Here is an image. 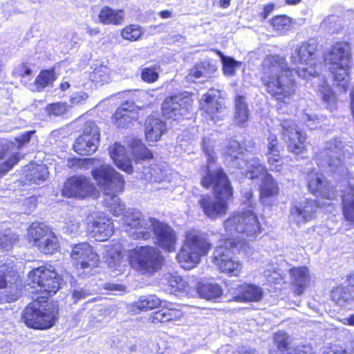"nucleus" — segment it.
Here are the masks:
<instances>
[{
    "mask_svg": "<svg viewBox=\"0 0 354 354\" xmlns=\"http://www.w3.org/2000/svg\"><path fill=\"white\" fill-rule=\"evenodd\" d=\"M317 43L312 40L298 44L290 57L295 68H290L285 57L278 55H268L262 62L261 80L266 91L279 102L289 104L296 92L295 72L303 79L312 77V84L317 90L325 107L332 112L337 109V97L326 77L319 75L321 64H317L314 55Z\"/></svg>",
    "mask_w": 354,
    "mask_h": 354,
    "instance_id": "nucleus-1",
    "label": "nucleus"
},
{
    "mask_svg": "<svg viewBox=\"0 0 354 354\" xmlns=\"http://www.w3.org/2000/svg\"><path fill=\"white\" fill-rule=\"evenodd\" d=\"M225 239L221 240L213 253V264L218 270L230 276H238L242 269V263L236 260L232 254L250 256L252 248L245 241L256 239L261 229L257 215L248 209L230 216L223 223Z\"/></svg>",
    "mask_w": 354,
    "mask_h": 354,
    "instance_id": "nucleus-2",
    "label": "nucleus"
},
{
    "mask_svg": "<svg viewBox=\"0 0 354 354\" xmlns=\"http://www.w3.org/2000/svg\"><path fill=\"white\" fill-rule=\"evenodd\" d=\"M28 281L29 292L37 296L32 297V302L24 309V321L30 328H49L57 319V308L48 302V297L55 294L60 288L57 274L51 267L41 266L29 272Z\"/></svg>",
    "mask_w": 354,
    "mask_h": 354,
    "instance_id": "nucleus-3",
    "label": "nucleus"
},
{
    "mask_svg": "<svg viewBox=\"0 0 354 354\" xmlns=\"http://www.w3.org/2000/svg\"><path fill=\"white\" fill-rule=\"evenodd\" d=\"M203 149L207 159V166L201 185L205 188H213L214 198L209 195H203L198 204L207 217L215 219L227 212V202L232 197L233 190L222 168L212 170V165L214 163L216 156L213 150V141L209 138H203Z\"/></svg>",
    "mask_w": 354,
    "mask_h": 354,
    "instance_id": "nucleus-4",
    "label": "nucleus"
},
{
    "mask_svg": "<svg viewBox=\"0 0 354 354\" xmlns=\"http://www.w3.org/2000/svg\"><path fill=\"white\" fill-rule=\"evenodd\" d=\"M123 221L129 235L133 239L147 240L153 233L156 243L162 249L171 252L176 250V234L175 230L166 223L153 218H147L136 209H128L124 214Z\"/></svg>",
    "mask_w": 354,
    "mask_h": 354,
    "instance_id": "nucleus-5",
    "label": "nucleus"
},
{
    "mask_svg": "<svg viewBox=\"0 0 354 354\" xmlns=\"http://www.w3.org/2000/svg\"><path fill=\"white\" fill-rule=\"evenodd\" d=\"M92 176L105 195V203L109 210L115 216L123 214L125 205L117 194L122 192L124 180L121 174L110 165H102L93 170Z\"/></svg>",
    "mask_w": 354,
    "mask_h": 354,
    "instance_id": "nucleus-6",
    "label": "nucleus"
},
{
    "mask_svg": "<svg viewBox=\"0 0 354 354\" xmlns=\"http://www.w3.org/2000/svg\"><path fill=\"white\" fill-rule=\"evenodd\" d=\"M324 62L329 66L333 75L342 91H346L348 85V72L351 62V45L348 42H335L324 55Z\"/></svg>",
    "mask_w": 354,
    "mask_h": 354,
    "instance_id": "nucleus-7",
    "label": "nucleus"
},
{
    "mask_svg": "<svg viewBox=\"0 0 354 354\" xmlns=\"http://www.w3.org/2000/svg\"><path fill=\"white\" fill-rule=\"evenodd\" d=\"M211 246L205 234L196 230L189 231L177 255L178 261L183 269H192L200 263L201 257L207 254Z\"/></svg>",
    "mask_w": 354,
    "mask_h": 354,
    "instance_id": "nucleus-8",
    "label": "nucleus"
},
{
    "mask_svg": "<svg viewBox=\"0 0 354 354\" xmlns=\"http://www.w3.org/2000/svg\"><path fill=\"white\" fill-rule=\"evenodd\" d=\"M353 147L343 142L341 138H335L326 142L324 147L316 153L315 160L319 166H328L331 171L344 172L342 157L349 156Z\"/></svg>",
    "mask_w": 354,
    "mask_h": 354,
    "instance_id": "nucleus-9",
    "label": "nucleus"
},
{
    "mask_svg": "<svg viewBox=\"0 0 354 354\" xmlns=\"http://www.w3.org/2000/svg\"><path fill=\"white\" fill-rule=\"evenodd\" d=\"M245 177L254 179L263 175L259 187L260 199L262 203L271 205L273 199L279 194L277 182L270 174L267 173L266 167L261 163L258 158H253L248 162L247 169L244 171Z\"/></svg>",
    "mask_w": 354,
    "mask_h": 354,
    "instance_id": "nucleus-10",
    "label": "nucleus"
},
{
    "mask_svg": "<svg viewBox=\"0 0 354 354\" xmlns=\"http://www.w3.org/2000/svg\"><path fill=\"white\" fill-rule=\"evenodd\" d=\"M128 258L131 266L142 274L156 272L162 262L159 250L151 246H140L129 250Z\"/></svg>",
    "mask_w": 354,
    "mask_h": 354,
    "instance_id": "nucleus-11",
    "label": "nucleus"
},
{
    "mask_svg": "<svg viewBox=\"0 0 354 354\" xmlns=\"http://www.w3.org/2000/svg\"><path fill=\"white\" fill-rule=\"evenodd\" d=\"M22 281L12 268L0 267V304L16 301L22 294Z\"/></svg>",
    "mask_w": 354,
    "mask_h": 354,
    "instance_id": "nucleus-12",
    "label": "nucleus"
},
{
    "mask_svg": "<svg viewBox=\"0 0 354 354\" xmlns=\"http://www.w3.org/2000/svg\"><path fill=\"white\" fill-rule=\"evenodd\" d=\"M82 133L73 144L75 152L88 156L96 151L100 142V129L95 122L87 121L82 127Z\"/></svg>",
    "mask_w": 354,
    "mask_h": 354,
    "instance_id": "nucleus-13",
    "label": "nucleus"
},
{
    "mask_svg": "<svg viewBox=\"0 0 354 354\" xmlns=\"http://www.w3.org/2000/svg\"><path fill=\"white\" fill-rule=\"evenodd\" d=\"M192 104L190 97L182 94L167 97L162 104V115L167 119L179 121L188 117Z\"/></svg>",
    "mask_w": 354,
    "mask_h": 354,
    "instance_id": "nucleus-14",
    "label": "nucleus"
},
{
    "mask_svg": "<svg viewBox=\"0 0 354 354\" xmlns=\"http://www.w3.org/2000/svg\"><path fill=\"white\" fill-rule=\"evenodd\" d=\"M71 257L77 269L83 270L86 274L97 266L98 255L93 248L86 242L75 244L73 246Z\"/></svg>",
    "mask_w": 354,
    "mask_h": 354,
    "instance_id": "nucleus-15",
    "label": "nucleus"
},
{
    "mask_svg": "<svg viewBox=\"0 0 354 354\" xmlns=\"http://www.w3.org/2000/svg\"><path fill=\"white\" fill-rule=\"evenodd\" d=\"M282 138L288 142L289 151L299 156L303 154L306 150L305 144L306 135L303 133L298 127L291 120H283L281 124Z\"/></svg>",
    "mask_w": 354,
    "mask_h": 354,
    "instance_id": "nucleus-16",
    "label": "nucleus"
},
{
    "mask_svg": "<svg viewBox=\"0 0 354 354\" xmlns=\"http://www.w3.org/2000/svg\"><path fill=\"white\" fill-rule=\"evenodd\" d=\"M95 190L91 180L84 176H73L64 183L62 194L68 198L83 199L90 196Z\"/></svg>",
    "mask_w": 354,
    "mask_h": 354,
    "instance_id": "nucleus-17",
    "label": "nucleus"
},
{
    "mask_svg": "<svg viewBox=\"0 0 354 354\" xmlns=\"http://www.w3.org/2000/svg\"><path fill=\"white\" fill-rule=\"evenodd\" d=\"M200 106L214 123L221 121L225 115V107L220 100L218 90L210 89L203 95L200 100Z\"/></svg>",
    "mask_w": 354,
    "mask_h": 354,
    "instance_id": "nucleus-18",
    "label": "nucleus"
},
{
    "mask_svg": "<svg viewBox=\"0 0 354 354\" xmlns=\"http://www.w3.org/2000/svg\"><path fill=\"white\" fill-rule=\"evenodd\" d=\"M232 299L239 302H258L263 296L262 288L252 283H244L229 289Z\"/></svg>",
    "mask_w": 354,
    "mask_h": 354,
    "instance_id": "nucleus-19",
    "label": "nucleus"
},
{
    "mask_svg": "<svg viewBox=\"0 0 354 354\" xmlns=\"http://www.w3.org/2000/svg\"><path fill=\"white\" fill-rule=\"evenodd\" d=\"M316 209L317 205L314 201L296 203L290 208L289 220L297 225L304 224L314 218Z\"/></svg>",
    "mask_w": 354,
    "mask_h": 354,
    "instance_id": "nucleus-20",
    "label": "nucleus"
},
{
    "mask_svg": "<svg viewBox=\"0 0 354 354\" xmlns=\"http://www.w3.org/2000/svg\"><path fill=\"white\" fill-rule=\"evenodd\" d=\"M308 189L312 194L327 199L335 197V193L322 174L314 170L308 175Z\"/></svg>",
    "mask_w": 354,
    "mask_h": 354,
    "instance_id": "nucleus-21",
    "label": "nucleus"
},
{
    "mask_svg": "<svg viewBox=\"0 0 354 354\" xmlns=\"http://www.w3.org/2000/svg\"><path fill=\"white\" fill-rule=\"evenodd\" d=\"M225 153L226 159L230 162L232 167L240 169L242 174H244V171L247 169L248 162L253 158H249L248 157L245 158V154L244 153L243 148L235 140H230L229 141Z\"/></svg>",
    "mask_w": 354,
    "mask_h": 354,
    "instance_id": "nucleus-22",
    "label": "nucleus"
},
{
    "mask_svg": "<svg viewBox=\"0 0 354 354\" xmlns=\"http://www.w3.org/2000/svg\"><path fill=\"white\" fill-rule=\"evenodd\" d=\"M113 224L109 218H98L88 224L90 236L97 241L107 240L113 233Z\"/></svg>",
    "mask_w": 354,
    "mask_h": 354,
    "instance_id": "nucleus-23",
    "label": "nucleus"
},
{
    "mask_svg": "<svg viewBox=\"0 0 354 354\" xmlns=\"http://www.w3.org/2000/svg\"><path fill=\"white\" fill-rule=\"evenodd\" d=\"M109 152L113 163L118 169L129 174L133 173L131 160L123 145L115 142L109 147Z\"/></svg>",
    "mask_w": 354,
    "mask_h": 354,
    "instance_id": "nucleus-24",
    "label": "nucleus"
},
{
    "mask_svg": "<svg viewBox=\"0 0 354 354\" xmlns=\"http://www.w3.org/2000/svg\"><path fill=\"white\" fill-rule=\"evenodd\" d=\"M268 142L266 156L269 169L272 171H280L283 165L280 152L283 150V147L274 134L268 136Z\"/></svg>",
    "mask_w": 354,
    "mask_h": 354,
    "instance_id": "nucleus-25",
    "label": "nucleus"
},
{
    "mask_svg": "<svg viewBox=\"0 0 354 354\" xmlns=\"http://www.w3.org/2000/svg\"><path fill=\"white\" fill-rule=\"evenodd\" d=\"M138 118V113L133 102H126L115 112L112 117L113 122L120 128H125L133 120Z\"/></svg>",
    "mask_w": 354,
    "mask_h": 354,
    "instance_id": "nucleus-26",
    "label": "nucleus"
},
{
    "mask_svg": "<svg viewBox=\"0 0 354 354\" xmlns=\"http://www.w3.org/2000/svg\"><path fill=\"white\" fill-rule=\"evenodd\" d=\"M292 283L296 287L297 295H301L310 281L308 269L306 267L292 268L289 270Z\"/></svg>",
    "mask_w": 354,
    "mask_h": 354,
    "instance_id": "nucleus-27",
    "label": "nucleus"
},
{
    "mask_svg": "<svg viewBox=\"0 0 354 354\" xmlns=\"http://www.w3.org/2000/svg\"><path fill=\"white\" fill-rule=\"evenodd\" d=\"M165 122L158 118L149 116L146 121L145 136L149 142H156L165 131Z\"/></svg>",
    "mask_w": 354,
    "mask_h": 354,
    "instance_id": "nucleus-28",
    "label": "nucleus"
},
{
    "mask_svg": "<svg viewBox=\"0 0 354 354\" xmlns=\"http://www.w3.org/2000/svg\"><path fill=\"white\" fill-rule=\"evenodd\" d=\"M25 177L27 181L32 184H40L48 176V168L45 165L31 163L24 168Z\"/></svg>",
    "mask_w": 354,
    "mask_h": 354,
    "instance_id": "nucleus-29",
    "label": "nucleus"
},
{
    "mask_svg": "<svg viewBox=\"0 0 354 354\" xmlns=\"http://www.w3.org/2000/svg\"><path fill=\"white\" fill-rule=\"evenodd\" d=\"M288 336L287 333L283 332H278L274 334V341L277 346V351H271L270 354H306L307 352L301 349L305 346H297L296 348L292 349L288 346Z\"/></svg>",
    "mask_w": 354,
    "mask_h": 354,
    "instance_id": "nucleus-30",
    "label": "nucleus"
},
{
    "mask_svg": "<svg viewBox=\"0 0 354 354\" xmlns=\"http://www.w3.org/2000/svg\"><path fill=\"white\" fill-rule=\"evenodd\" d=\"M234 104L233 122L237 126L245 127L250 115L248 104L245 97L241 95H237L235 98Z\"/></svg>",
    "mask_w": 354,
    "mask_h": 354,
    "instance_id": "nucleus-31",
    "label": "nucleus"
},
{
    "mask_svg": "<svg viewBox=\"0 0 354 354\" xmlns=\"http://www.w3.org/2000/svg\"><path fill=\"white\" fill-rule=\"evenodd\" d=\"M106 250V261L110 268L122 271L123 263L122 257V248L120 244L115 243L111 245H107Z\"/></svg>",
    "mask_w": 354,
    "mask_h": 354,
    "instance_id": "nucleus-32",
    "label": "nucleus"
},
{
    "mask_svg": "<svg viewBox=\"0 0 354 354\" xmlns=\"http://www.w3.org/2000/svg\"><path fill=\"white\" fill-rule=\"evenodd\" d=\"M214 66L207 62H203L193 67L186 79L189 82H201L200 79H207L214 72ZM204 81V80H202Z\"/></svg>",
    "mask_w": 354,
    "mask_h": 354,
    "instance_id": "nucleus-33",
    "label": "nucleus"
},
{
    "mask_svg": "<svg viewBox=\"0 0 354 354\" xmlns=\"http://www.w3.org/2000/svg\"><path fill=\"white\" fill-rule=\"evenodd\" d=\"M131 154L136 164H142L144 161L153 158L152 153L144 145L141 140L133 139L130 144Z\"/></svg>",
    "mask_w": 354,
    "mask_h": 354,
    "instance_id": "nucleus-34",
    "label": "nucleus"
},
{
    "mask_svg": "<svg viewBox=\"0 0 354 354\" xmlns=\"http://www.w3.org/2000/svg\"><path fill=\"white\" fill-rule=\"evenodd\" d=\"M165 279L167 282L168 290L171 293L185 292L188 294L191 291L189 284L180 276L176 274H169Z\"/></svg>",
    "mask_w": 354,
    "mask_h": 354,
    "instance_id": "nucleus-35",
    "label": "nucleus"
},
{
    "mask_svg": "<svg viewBox=\"0 0 354 354\" xmlns=\"http://www.w3.org/2000/svg\"><path fill=\"white\" fill-rule=\"evenodd\" d=\"M343 214L346 221L354 222V186H349L342 196Z\"/></svg>",
    "mask_w": 354,
    "mask_h": 354,
    "instance_id": "nucleus-36",
    "label": "nucleus"
},
{
    "mask_svg": "<svg viewBox=\"0 0 354 354\" xmlns=\"http://www.w3.org/2000/svg\"><path fill=\"white\" fill-rule=\"evenodd\" d=\"M200 296L206 299H215L222 295V288L217 283L212 282L199 283L196 286Z\"/></svg>",
    "mask_w": 354,
    "mask_h": 354,
    "instance_id": "nucleus-37",
    "label": "nucleus"
},
{
    "mask_svg": "<svg viewBox=\"0 0 354 354\" xmlns=\"http://www.w3.org/2000/svg\"><path fill=\"white\" fill-rule=\"evenodd\" d=\"M55 79V73L53 70H44L40 72L34 84H30L29 88L33 91H40L51 85Z\"/></svg>",
    "mask_w": 354,
    "mask_h": 354,
    "instance_id": "nucleus-38",
    "label": "nucleus"
},
{
    "mask_svg": "<svg viewBox=\"0 0 354 354\" xmlns=\"http://www.w3.org/2000/svg\"><path fill=\"white\" fill-rule=\"evenodd\" d=\"M330 297L332 300L340 306H344L354 299L351 288L348 286L336 287L331 291Z\"/></svg>",
    "mask_w": 354,
    "mask_h": 354,
    "instance_id": "nucleus-39",
    "label": "nucleus"
},
{
    "mask_svg": "<svg viewBox=\"0 0 354 354\" xmlns=\"http://www.w3.org/2000/svg\"><path fill=\"white\" fill-rule=\"evenodd\" d=\"M123 18L122 10H113L109 7L103 8L99 14V19L104 24L118 25L121 23Z\"/></svg>",
    "mask_w": 354,
    "mask_h": 354,
    "instance_id": "nucleus-40",
    "label": "nucleus"
},
{
    "mask_svg": "<svg viewBox=\"0 0 354 354\" xmlns=\"http://www.w3.org/2000/svg\"><path fill=\"white\" fill-rule=\"evenodd\" d=\"M51 231L50 228L44 223H33L28 230L30 240L33 241L34 245H38V243L46 237V235Z\"/></svg>",
    "mask_w": 354,
    "mask_h": 354,
    "instance_id": "nucleus-41",
    "label": "nucleus"
},
{
    "mask_svg": "<svg viewBox=\"0 0 354 354\" xmlns=\"http://www.w3.org/2000/svg\"><path fill=\"white\" fill-rule=\"evenodd\" d=\"M40 252L44 254H53L59 248V243L57 236L51 230L43 238L37 246Z\"/></svg>",
    "mask_w": 354,
    "mask_h": 354,
    "instance_id": "nucleus-42",
    "label": "nucleus"
},
{
    "mask_svg": "<svg viewBox=\"0 0 354 354\" xmlns=\"http://www.w3.org/2000/svg\"><path fill=\"white\" fill-rule=\"evenodd\" d=\"M102 165H106V163H101L99 159L95 158H72L68 160L67 165L68 167L72 169H79L85 167L87 168L90 166H93L92 171L96 167H100Z\"/></svg>",
    "mask_w": 354,
    "mask_h": 354,
    "instance_id": "nucleus-43",
    "label": "nucleus"
},
{
    "mask_svg": "<svg viewBox=\"0 0 354 354\" xmlns=\"http://www.w3.org/2000/svg\"><path fill=\"white\" fill-rule=\"evenodd\" d=\"M90 80L96 83H107L111 79V70L105 65H100L89 75Z\"/></svg>",
    "mask_w": 354,
    "mask_h": 354,
    "instance_id": "nucleus-44",
    "label": "nucleus"
},
{
    "mask_svg": "<svg viewBox=\"0 0 354 354\" xmlns=\"http://www.w3.org/2000/svg\"><path fill=\"white\" fill-rule=\"evenodd\" d=\"M161 301L155 295L144 296L134 303V307L138 310L147 311L160 306Z\"/></svg>",
    "mask_w": 354,
    "mask_h": 354,
    "instance_id": "nucleus-45",
    "label": "nucleus"
},
{
    "mask_svg": "<svg viewBox=\"0 0 354 354\" xmlns=\"http://www.w3.org/2000/svg\"><path fill=\"white\" fill-rule=\"evenodd\" d=\"M221 59L223 73L226 76H233L235 74V70L241 68L242 65L241 62L236 61L234 58L222 54H221Z\"/></svg>",
    "mask_w": 354,
    "mask_h": 354,
    "instance_id": "nucleus-46",
    "label": "nucleus"
},
{
    "mask_svg": "<svg viewBox=\"0 0 354 354\" xmlns=\"http://www.w3.org/2000/svg\"><path fill=\"white\" fill-rule=\"evenodd\" d=\"M139 172L141 173L140 178L148 181H158L162 179L161 169L156 165L144 166Z\"/></svg>",
    "mask_w": 354,
    "mask_h": 354,
    "instance_id": "nucleus-47",
    "label": "nucleus"
},
{
    "mask_svg": "<svg viewBox=\"0 0 354 354\" xmlns=\"http://www.w3.org/2000/svg\"><path fill=\"white\" fill-rule=\"evenodd\" d=\"M160 66L153 65L141 69V79L147 83L155 82L159 77Z\"/></svg>",
    "mask_w": 354,
    "mask_h": 354,
    "instance_id": "nucleus-48",
    "label": "nucleus"
},
{
    "mask_svg": "<svg viewBox=\"0 0 354 354\" xmlns=\"http://www.w3.org/2000/svg\"><path fill=\"white\" fill-rule=\"evenodd\" d=\"M142 35L140 27L138 25H130L124 28L121 32L122 37L129 41H136Z\"/></svg>",
    "mask_w": 354,
    "mask_h": 354,
    "instance_id": "nucleus-49",
    "label": "nucleus"
},
{
    "mask_svg": "<svg viewBox=\"0 0 354 354\" xmlns=\"http://www.w3.org/2000/svg\"><path fill=\"white\" fill-rule=\"evenodd\" d=\"M22 156L19 153H12L7 160L0 165V176H3L7 174L16 164L18 163Z\"/></svg>",
    "mask_w": 354,
    "mask_h": 354,
    "instance_id": "nucleus-50",
    "label": "nucleus"
},
{
    "mask_svg": "<svg viewBox=\"0 0 354 354\" xmlns=\"http://www.w3.org/2000/svg\"><path fill=\"white\" fill-rule=\"evenodd\" d=\"M291 21L286 15L275 16L271 21L272 27L279 31L288 30L290 26Z\"/></svg>",
    "mask_w": 354,
    "mask_h": 354,
    "instance_id": "nucleus-51",
    "label": "nucleus"
},
{
    "mask_svg": "<svg viewBox=\"0 0 354 354\" xmlns=\"http://www.w3.org/2000/svg\"><path fill=\"white\" fill-rule=\"evenodd\" d=\"M79 77V73L77 71L73 72L71 74L70 77H65L63 78L60 85L59 88L62 91H65L68 89L71 85H74V86H79L80 84H82L79 80H73L76 77Z\"/></svg>",
    "mask_w": 354,
    "mask_h": 354,
    "instance_id": "nucleus-52",
    "label": "nucleus"
},
{
    "mask_svg": "<svg viewBox=\"0 0 354 354\" xmlns=\"http://www.w3.org/2000/svg\"><path fill=\"white\" fill-rule=\"evenodd\" d=\"M302 120L306 122V124L310 129H314L318 127V125L324 120L322 117H318L313 113H304Z\"/></svg>",
    "mask_w": 354,
    "mask_h": 354,
    "instance_id": "nucleus-53",
    "label": "nucleus"
},
{
    "mask_svg": "<svg viewBox=\"0 0 354 354\" xmlns=\"http://www.w3.org/2000/svg\"><path fill=\"white\" fill-rule=\"evenodd\" d=\"M46 111L49 115L59 116L67 111V105L62 102L50 104L47 106Z\"/></svg>",
    "mask_w": 354,
    "mask_h": 354,
    "instance_id": "nucleus-54",
    "label": "nucleus"
},
{
    "mask_svg": "<svg viewBox=\"0 0 354 354\" xmlns=\"http://www.w3.org/2000/svg\"><path fill=\"white\" fill-rule=\"evenodd\" d=\"M150 319L153 323H164L171 321L168 307L165 306L162 309L155 312Z\"/></svg>",
    "mask_w": 354,
    "mask_h": 354,
    "instance_id": "nucleus-55",
    "label": "nucleus"
},
{
    "mask_svg": "<svg viewBox=\"0 0 354 354\" xmlns=\"http://www.w3.org/2000/svg\"><path fill=\"white\" fill-rule=\"evenodd\" d=\"M16 241L15 236L12 234L0 233V248L9 250Z\"/></svg>",
    "mask_w": 354,
    "mask_h": 354,
    "instance_id": "nucleus-56",
    "label": "nucleus"
},
{
    "mask_svg": "<svg viewBox=\"0 0 354 354\" xmlns=\"http://www.w3.org/2000/svg\"><path fill=\"white\" fill-rule=\"evenodd\" d=\"M264 276L270 283H279L283 278L281 274L276 269H268L264 272Z\"/></svg>",
    "mask_w": 354,
    "mask_h": 354,
    "instance_id": "nucleus-57",
    "label": "nucleus"
},
{
    "mask_svg": "<svg viewBox=\"0 0 354 354\" xmlns=\"http://www.w3.org/2000/svg\"><path fill=\"white\" fill-rule=\"evenodd\" d=\"M91 295V292L84 288L74 286L72 290V299L73 303H76L81 299H86Z\"/></svg>",
    "mask_w": 354,
    "mask_h": 354,
    "instance_id": "nucleus-58",
    "label": "nucleus"
},
{
    "mask_svg": "<svg viewBox=\"0 0 354 354\" xmlns=\"http://www.w3.org/2000/svg\"><path fill=\"white\" fill-rule=\"evenodd\" d=\"M80 227V223L73 217H69L65 222L64 230L67 234H75Z\"/></svg>",
    "mask_w": 354,
    "mask_h": 354,
    "instance_id": "nucleus-59",
    "label": "nucleus"
},
{
    "mask_svg": "<svg viewBox=\"0 0 354 354\" xmlns=\"http://www.w3.org/2000/svg\"><path fill=\"white\" fill-rule=\"evenodd\" d=\"M243 203L248 207L253 208L254 200L253 193L250 188H243L241 190Z\"/></svg>",
    "mask_w": 354,
    "mask_h": 354,
    "instance_id": "nucleus-60",
    "label": "nucleus"
},
{
    "mask_svg": "<svg viewBox=\"0 0 354 354\" xmlns=\"http://www.w3.org/2000/svg\"><path fill=\"white\" fill-rule=\"evenodd\" d=\"M88 95L87 93L80 91L73 93L70 97V102L72 105H77L82 104L88 99Z\"/></svg>",
    "mask_w": 354,
    "mask_h": 354,
    "instance_id": "nucleus-61",
    "label": "nucleus"
},
{
    "mask_svg": "<svg viewBox=\"0 0 354 354\" xmlns=\"http://www.w3.org/2000/svg\"><path fill=\"white\" fill-rule=\"evenodd\" d=\"M167 307L171 321L179 319L183 315V312L176 308L174 304H170Z\"/></svg>",
    "mask_w": 354,
    "mask_h": 354,
    "instance_id": "nucleus-62",
    "label": "nucleus"
},
{
    "mask_svg": "<svg viewBox=\"0 0 354 354\" xmlns=\"http://www.w3.org/2000/svg\"><path fill=\"white\" fill-rule=\"evenodd\" d=\"M12 146H14L13 142H5L0 144V160L8 156V150Z\"/></svg>",
    "mask_w": 354,
    "mask_h": 354,
    "instance_id": "nucleus-63",
    "label": "nucleus"
},
{
    "mask_svg": "<svg viewBox=\"0 0 354 354\" xmlns=\"http://www.w3.org/2000/svg\"><path fill=\"white\" fill-rule=\"evenodd\" d=\"M24 204L28 207L25 213L29 214L37 206V199L35 197H30L26 199Z\"/></svg>",
    "mask_w": 354,
    "mask_h": 354,
    "instance_id": "nucleus-64",
    "label": "nucleus"
}]
</instances>
